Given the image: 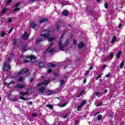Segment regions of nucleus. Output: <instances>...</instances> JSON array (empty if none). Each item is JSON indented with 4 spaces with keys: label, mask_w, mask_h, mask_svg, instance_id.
Returning <instances> with one entry per match:
<instances>
[{
    "label": "nucleus",
    "mask_w": 125,
    "mask_h": 125,
    "mask_svg": "<svg viewBox=\"0 0 125 125\" xmlns=\"http://www.w3.org/2000/svg\"><path fill=\"white\" fill-rule=\"evenodd\" d=\"M42 33L45 34H42V36L43 37L44 39H49L50 37V33H51V29L50 28H47L42 31Z\"/></svg>",
    "instance_id": "1"
},
{
    "label": "nucleus",
    "mask_w": 125,
    "mask_h": 125,
    "mask_svg": "<svg viewBox=\"0 0 125 125\" xmlns=\"http://www.w3.org/2000/svg\"><path fill=\"white\" fill-rule=\"evenodd\" d=\"M68 43H69V39H66L65 41V44H62V42H61V40H60L59 42V48L60 50H61L62 51H64V48L68 45Z\"/></svg>",
    "instance_id": "2"
},
{
    "label": "nucleus",
    "mask_w": 125,
    "mask_h": 125,
    "mask_svg": "<svg viewBox=\"0 0 125 125\" xmlns=\"http://www.w3.org/2000/svg\"><path fill=\"white\" fill-rule=\"evenodd\" d=\"M4 70L5 71V72H8L9 70L11 69V65L9 64V63L6 62L4 64V67H3Z\"/></svg>",
    "instance_id": "3"
},
{
    "label": "nucleus",
    "mask_w": 125,
    "mask_h": 125,
    "mask_svg": "<svg viewBox=\"0 0 125 125\" xmlns=\"http://www.w3.org/2000/svg\"><path fill=\"white\" fill-rule=\"evenodd\" d=\"M20 94L21 95V97H20V99L21 100H28L29 98H25L23 96H25V95H27V94H29V92H21L20 93Z\"/></svg>",
    "instance_id": "4"
},
{
    "label": "nucleus",
    "mask_w": 125,
    "mask_h": 125,
    "mask_svg": "<svg viewBox=\"0 0 125 125\" xmlns=\"http://www.w3.org/2000/svg\"><path fill=\"white\" fill-rule=\"evenodd\" d=\"M22 37L23 41H27V40H28V38L29 37V34H28V32L25 31L24 34H22Z\"/></svg>",
    "instance_id": "5"
},
{
    "label": "nucleus",
    "mask_w": 125,
    "mask_h": 125,
    "mask_svg": "<svg viewBox=\"0 0 125 125\" xmlns=\"http://www.w3.org/2000/svg\"><path fill=\"white\" fill-rule=\"evenodd\" d=\"M85 46V44H84V42H80L78 44V48L79 49H82V48H83Z\"/></svg>",
    "instance_id": "6"
},
{
    "label": "nucleus",
    "mask_w": 125,
    "mask_h": 125,
    "mask_svg": "<svg viewBox=\"0 0 125 125\" xmlns=\"http://www.w3.org/2000/svg\"><path fill=\"white\" fill-rule=\"evenodd\" d=\"M24 84L21 83H18L17 85H15V88H19V89H22V88H24Z\"/></svg>",
    "instance_id": "7"
},
{
    "label": "nucleus",
    "mask_w": 125,
    "mask_h": 125,
    "mask_svg": "<svg viewBox=\"0 0 125 125\" xmlns=\"http://www.w3.org/2000/svg\"><path fill=\"white\" fill-rule=\"evenodd\" d=\"M45 22H48V19H47V18H43L39 21V23L40 24H42V23H45Z\"/></svg>",
    "instance_id": "8"
},
{
    "label": "nucleus",
    "mask_w": 125,
    "mask_h": 125,
    "mask_svg": "<svg viewBox=\"0 0 125 125\" xmlns=\"http://www.w3.org/2000/svg\"><path fill=\"white\" fill-rule=\"evenodd\" d=\"M28 46V44H25L24 45H22L21 52H26L27 51L28 49H27V47Z\"/></svg>",
    "instance_id": "9"
},
{
    "label": "nucleus",
    "mask_w": 125,
    "mask_h": 125,
    "mask_svg": "<svg viewBox=\"0 0 125 125\" xmlns=\"http://www.w3.org/2000/svg\"><path fill=\"white\" fill-rule=\"evenodd\" d=\"M30 26L31 28L33 29H36V27H37V24H36V22L32 21L30 23Z\"/></svg>",
    "instance_id": "10"
},
{
    "label": "nucleus",
    "mask_w": 125,
    "mask_h": 125,
    "mask_svg": "<svg viewBox=\"0 0 125 125\" xmlns=\"http://www.w3.org/2000/svg\"><path fill=\"white\" fill-rule=\"evenodd\" d=\"M62 14L63 16H68V15H69V11L66 10H64L62 11Z\"/></svg>",
    "instance_id": "11"
},
{
    "label": "nucleus",
    "mask_w": 125,
    "mask_h": 125,
    "mask_svg": "<svg viewBox=\"0 0 125 125\" xmlns=\"http://www.w3.org/2000/svg\"><path fill=\"white\" fill-rule=\"evenodd\" d=\"M25 58L26 59H30V60L32 61L33 59H36V57L35 56H25Z\"/></svg>",
    "instance_id": "12"
},
{
    "label": "nucleus",
    "mask_w": 125,
    "mask_h": 125,
    "mask_svg": "<svg viewBox=\"0 0 125 125\" xmlns=\"http://www.w3.org/2000/svg\"><path fill=\"white\" fill-rule=\"evenodd\" d=\"M44 90H45V87L42 86L41 88H39V91L40 93H43L44 92Z\"/></svg>",
    "instance_id": "13"
},
{
    "label": "nucleus",
    "mask_w": 125,
    "mask_h": 125,
    "mask_svg": "<svg viewBox=\"0 0 125 125\" xmlns=\"http://www.w3.org/2000/svg\"><path fill=\"white\" fill-rule=\"evenodd\" d=\"M54 44V42H52L50 45L46 49V50H45V52H47V51H48V50H49V49H50V48H51L52 46H53V45Z\"/></svg>",
    "instance_id": "14"
},
{
    "label": "nucleus",
    "mask_w": 125,
    "mask_h": 125,
    "mask_svg": "<svg viewBox=\"0 0 125 125\" xmlns=\"http://www.w3.org/2000/svg\"><path fill=\"white\" fill-rule=\"evenodd\" d=\"M39 66L40 68H43L44 67V62L42 61L39 62Z\"/></svg>",
    "instance_id": "15"
},
{
    "label": "nucleus",
    "mask_w": 125,
    "mask_h": 125,
    "mask_svg": "<svg viewBox=\"0 0 125 125\" xmlns=\"http://www.w3.org/2000/svg\"><path fill=\"white\" fill-rule=\"evenodd\" d=\"M47 67H48L49 68H50L51 67L52 68H54V67H55V64L49 62L47 63Z\"/></svg>",
    "instance_id": "16"
},
{
    "label": "nucleus",
    "mask_w": 125,
    "mask_h": 125,
    "mask_svg": "<svg viewBox=\"0 0 125 125\" xmlns=\"http://www.w3.org/2000/svg\"><path fill=\"white\" fill-rule=\"evenodd\" d=\"M21 71H22V73H24V74H26L27 73H28V72H29V69L26 68H24L23 69H22L21 70Z\"/></svg>",
    "instance_id": "17"
},
{
    "label": "nucleus",
    "mask_w": 125,
    "mask_h": 125,
    "mask_svg": "<svg viewBox=\"0 0 125 125\" xmlns=\"http://www.w3.org/2000/svg\"><path fill=\"white\" fill-rule=\"evenodd\" d=\"M124 66H125V61H122L120 65V69H122Z\"/></svg>",
    "instance_id": "18"
},
{
    "label": "nucleus",
    "mask_w": 125,
    "mask_h": 125,
    "mask_svg": "<svg viewBox=\"0 0 125 125\" xmlns=\"http://www.w3.org/2000/svg\"><path fill=\"white\" fill-rule=\"evenodd\" d=\"M50 82V80L48 79V80H45L44 82H43V84L44 85H46L48 83Z\"/></svg>",
    "instance_id": "19"
},
{
    "label": "nucleus",
    "mask_w": 125,
    "mask_h": 125,
    "mask_svg": "<svg viewBox=\"0 0 125 125\" xmlns=\"http://www.w3.org/2000/svg\"><path fill=\"white\" fill-rule=\"evenodd\" d=\"M46 107H47V108H49V109H53V105L52 104H47L46 105Z\"/></svg>",
    "instance_id": "20"
},
{
    "label": "nucleus",
    "mask_w": 125,
    "mask_h": 125,
    "mask_svg": "<svg viewBox=\"0 0 125 125\" xmlns=\"http://www.w3.org/2000/svg\"><path fill=\"white\" fill-rule=\"evenodd\" d=\"M20 10V7H15V8L13 9V11L14 12H17V11H19Z\"/></svg>",
    "instance_id": "21"
},
{
    "label": "nucleus",
    "mask_w": 125,
    "mask_h": 125,
    "mask_svg": "<svg viewBox=\"0 0 125 125\" xmlns=\"http://www.w3.org/2000/svg\"><path fill=\"white\" fill-rule=\"evenodd\" d=\"M15 83V82L13 81H11L9 83H5V84L6 85H10V84H13Z\"/></svg>",
    "instance_id": "22"
},
{
    "label": "nucleus",
    "mask_w": 125,
    "mask_h": 125,
    "mask_svg": "<svg viewBox=\"0 0 125 125\" xmlns=\"http://www.w3.org/2000/svg\"><path fill=\"white\" fill-rule=\"evenodd\" d=\"M117 37L116 36H114L112 38V41H111V42L112 43H114L115 42H116V39Z\"/></svg>",
    "instance_id": "23"
},
{
    "label": "nucleus",
    "mask_w": 125,
    "mask_h": 125,
    "mask_svg": "<svg viewBox=\"0 0 125 125\" xmlns=\"http://www.w3.org/2000/svg\"><path fill=\"white\" fill-rule=\"evenodd\" d=\"M17 43V40H16V39H14L13 41V45H14V46H15Z\"/></svg>",
    "instance_id": "24"
},
{
    "label": "nucleus",
    "mask_w": 125,
    "mask_h": 125,
    "mask_svg": "<svg viewBox=\"0 0 125 125\" xmlns=\"http://www.w3.org/2000/svg\"><path fill=\"white\" fill-rule=\"evenodd\" d=\"M121 54H122V51H119L117 53V59H119L120 58V56H121Z\"/></svg>",
    "instance_id": "25"
},
{
    "label": "nucleus",
    "mask_w": 125,
    "mask_h": 125,
    "mask_svg": "<svg viewBox=\"0 0 125 125\" xmlns=\"http://www.w3.org/2000/svg\"><path fill=\"white\" fill-rule=\"evenodd\" d=\"M97 120L98 121H101L102 120V115L101 114L98 115Z\"/></svg>",
    "instance_id": "26"
},
{
    "label": "nucleus",
    "mask_w": 125,
    "mask_h": 125,
    "mask_svg": "<svg viewBox=\"0 0 125 125\" xmlns=\"http://www.w3.org/2000/svg\"><path fill=\"white\" fill-rule=\"evenodd\" d=\"M49 53H53L55 51V49L52 48L48 50Z\"/></svg>",
    "instance_id": "27"
},
{
    "label": "nucleus",
    "mask_w": 125,
    "mask_h": 125,
    "mask_svg": "<svg viewBox=\"0 0 125 125\" xmlns=\"http://www.w3.org/2000/svg\"><path fill=\"white\" fill-rule=\"evenodd\" d=\"M85 91L84 90L82 91L81 92H80L77 96L76 97L79 98V97H81V96L82 95V94H83V93H84Z\"/></svg>",
    "instance_id": "28"
},
{
    "label": "nucleus",
    "mask_w": 125,
    "mask_h": 125,
    "mask_svg": "<svg viewBox=\"0 0 125 125\" xmlns=\"http://www.w3.org/2000/svg\"><path fill=\"white\" fill-rule=\"evenodd\" d=\"M48 39V42H53V41H55V40H56L55 38H50L49 37Z\"/></svg>",
    "instance_id": "29"
},
{
    "label": "nucleus",
    "mask_w": 125,
    "mask_h": 125,
    "mask_svg": "<svg viewBox=\"0 0 125 125\" xmlns=\"http://www.w3.org/2000/svg\"><path fill=\"white\" fill-rule=\"evenodd\" d=\"M4 36H5V33H4V31H2L1 32V34H0V37L1 38H3V37H4Z\"/></svg>",
    "instance_id": "30"
},
{
    "label": "nucleus",
    "mask_w": 125,
    "mask_h": 125,
    "mask_svg": "<svg viewBox=\"0 0 125 125\" xmlns=\"http://www.w3.org/2000/svg\"><path fill=\"white\" fill-rule=\"evenodd\" d=\"M48 95H52V94H53V91L48 90Z\"/></svg>",
    "instance_id": "31"
},
{
    "label": "nucleus",
    "mask_w": 125,
    "mask_h": 125,
    "mask_svg": "<svg viewBox=\"0 0 125 125\" xmlns=\"http://www.w3.org/2000/svg\"><path fill=\"white\" fill-rule=\"evenodd\" d=\"M60 83L61 85H63V84L65 83V81L63 80H61L60 81Z\"/></svg>",
    "instance_id": "32"
},
{
    "label": "nucleus",
    "mask_w": 125,
    "mask_h": 125,
    "mask_svg": "<svg viewBox=\"0 0 125 125\" xmlns=\"http://www.w3.org/2000/svg\"><path fill=\"white\" fill-rule=\"evenodd\" d=\"M59 29H60V25L57 24L56 26V32H59Z\"/></svg>",
    "instance_id": "33"
},
{
    "label": "nucleus",
    "mask_w": 125,
    "mask_h": 125,
    "mask_svg": "<svg viewBox=\"0 0 125 125\" xmlns=\"http://www.w3.org/2000/svg\"><path fill=\"white\" fill-rule=\"evenodd\" d=\"M81 105L82 106H83V105H85V104H86V101L83 100L82 103H81Z\"/></svg>",
    "instance_id": "34"
},
{
    "label": "nucleus",
    "mask_w": 125,
    "mask_h": 125,
    "mask_svg": "<svg viewBox=\"0 0 125 125\" xmlns=\"http://www.w3.org/2000/svg\"><path fill=\"white\" fill-rule=\"evenodd\" d=\"M42 39L40 38H38L37 39V40L36 41V43H37V42H42Z\"/></svg>",
    "instance_id": "35"
},
{
    "label": "nucleus",
    "mask_w": 125,
    "mask_h": 125,
    "mask_svg": "<svg viewBox=\"0 0 125 125\" xmlns=\"http://www.w3.org/2000/svg\"><path fill=\"white\" fill-rule=\"evenodd\" d=\"M7 11V8H4L3 9L2 11L1 12V13L3 14L5 13Z\"/></svg>",
    "instance_id": "36"
},
{
    "label": "nucleus",
    "mask_w": 125,
    "mask_h": 125,
    "mask_svg": "<svg viewBox=\"0 0 125 125\" xmlns=\"http://www.w3.org/2000/svg\"><path fill=\"white\" fill-rule=\"evenodd\" d=\"M108 6H109V4H108V3L105 2H104V7H105V8H108Z\"/></svg>",
    "instance_id": "37"
},
{
    "label": "nucleus",
    "mask_w": 125,
    "mask_h": 125,
    "mask_svg": "<svg viewBox=\"0 0 125 125\" xmlns=\"http://www.w3.org/2000/svg\"><path fill=\"white\" fill-rule=\"evenodd\" d=\"M23 62H24V63H25V64H27V63H30V62H31V61H30L29 60H24Z\"/></svg>",
    "instance_id": "38"
},
{
    "label": "nucleus",
    "mask_w": 125,
    "mask_h": 125,
    "mask_svg": "<svg viewBox=\"0 0 125 125\" xmlns=\"http://www.w3.org/2000/svg\"><path fill=\"white\" fill-rule=\"evenodd\" d=\"M114 53H111V54H110L109 56V58H113V57H114Z\"/></svg>",
    "instance_id": "39"
},
{
    "label": "nucleus",
    "mask_w": 125,
    "mask_h": 125,
    "mask_svg": "<svg viewBox=\"0 0 125 125\" xmlns=\"http://www.w3.org/2000/svg\"><path fill=\"white\" fill-rule=\"evenodd\" d=\"M12 2V0H7V4H10Z\"/></svg>",
    "instance_id": "40"
},
{
    "label": "nucleus",
    "mask_w": 125,
    "mask_h": 125,
    "mask_svg": "<svg viewBox=\"0 0 125 125\" xmlns=\"http://www.w3.org/2000/svg\"><path fill=\"white\" fill-rule=\"evenodd\" d=\"M22 74H23V71L21 70V71L18 72L17 75L18 76H20V75H22Z\"/></svg>",
    "instance_id": "41"
},
{
    "label": "nucleus",
    "mask_w": 125,
    "mask_h": 125,
    "mask_svg": "<svg viewBox=\"0 0 125 125\" xmlns=\"http://www.w3.org/2000/svg\"><path fill=\"white\" fill-rule=\"evenodd\" d=\"M101 77H102V75L101 74H99V76L96 78V80H99L100 79V78H101Z\"/></svg>",
    "instance_id": "42"
},
{
    "label": "nucleus",
    "mask_w": 125,
    "mask_h": 125,
    "mask_svg": "<svg viewBox=\"0 0 125 125\" xmlns=\"http://www.w3.org/2000/svg\"><path fill=\"white\" fill-rule=\"evenodd\" d=\"M51 72H52V69L51 68H49L47 70V73H48V74H50Z\"/></svg>",
    "instance_id": "43"
},
{
    "label": "nucleus",
    "mask_w": 125,
    "mask_h": 125,
    "mask_svg": "<svg viewBox=\"0 0 125 125\" xmlns=\"http://www.w3.org/2000/svg\"><path fill=\"white\" fill-rule=\"evenodd\" d=\"M110 76H111V74L110 73H108L105 75V78H110Z\"/></svg>",
    "instance_id": "44"
},
{
    "label": "nucleus",
    "mask_w": 125,
    "mask_h": 125,
    "mask_svg": "<svg viewBox=\"0 0 125 125\" xmlns=\"http://www.w3.org/2000/svg\"><path fill=\"white\" fill-rule=\"evenodd\" d=\"M22 81H23V77H21L19 78V83H21V82H22Z\"/></svg>",
    "instance_id": "45"
},
{
    "label": "nucleus",
    "mask_w": 125,
    "mask_h": 125,
    "mask_svg": "<svg viewBox=\"0 0 125 125\" xmlns=\"http://www.w3.org/2000/svg\"><path fill=\"white\" fill-rule=\"evenodd\" d=\"M58 76H59V74L57 73V72H55L54 73V77H58Z\"/></svg>",
    "instance_id": "46"
},
{
    "label": "nucleus",
    "mask_w": 125,
    "mask_h": 125,
    "mask_svg": "<svg viewBox=\"0 0 125 125\" xmlns=\"http://www.w3.org/2000/svg\"><path fill=\"white\" fill-rule=\"evenodd\" d=\"M66 105H67V103H64L62 105H61V108H63V107H65V106H66Z\"/></svg>",
    "instance_id": "47"
},
{
    "label": "nucleus",
    "mask_w": 125,
    "mask_h": 125,
    "mask_svg": "<svg viewBox=\"0 0 125 125\" xmlns=\"http://www.w3.org/2000/svg\"><path fill=\"white\" fill-rule=\"evenodd\" d=\"M13 27L11 28L9 30V34H10L12 31H13Z\"/></svg>",
    "instance_id": "48"
},
{
    "label": "nucleus",
    "mask_w": 125,
    "mask_h": 125,
    "mask_svg": "<svg viewBox=\"0 0 125 125\" xmlns=\"http://www.w3.org/2000/svg\"><path fill=\"white\" fill-rule=\"evenodd\" d=\"M82 107H83V105L80 104V105H79L77 108V110L81 109Z\"/></svg>",
    "instance_id": "49"
},
{
    "label": "nucleus",
    "mask_w": 125,
    "mask_h": 125,
    "mask_svg": "<svg viewBox=\"0 0 125 125\" xmlns=\"http://www.w3.org/2000/svg\"><path fill=\"white\" fill-rule=\"evenodd\" d=\"M89 73V70H87L84 73V76H87V74H88Z\"/></svg>",
    "instance_id": "50"
},
{
    "label": "nucleus",
    "mask_w": 125,
    "mask_h": 125,
    "mask_svg": "<svg viewBox=\"0 0 125 125\" xmlns=\"http://www.w3.org/2000/svg\"><path fill=\"white\" fill-rule=\"evenodd\" d=\"M8 22L9 23H11V22H12V19H11V18L9 19L8 20Z\"/></svg>",
    "instance_id": "51"
},
{
    "label": "nucleus",
    "mask_w": 125,
    "mask_h": 125,
    "mask_svg": "<svg viewBox=\"0 0 125 125\" xmlns=\"http://www.w3.org/2000/svg\"><path fill=\"white\" fill-rule=\"evenodd\" d=\"M67 116H68V114H66L63 115L62 118H63V119H66V118H67Z\"/></svg>",
    "instance_id": "52"
},
{
    "label": "nucleus",
    "mask_w": 125,
    "mask_h": 125,
    "mask_svg": "<svg viewBox=\"0 0 125 125\" xmlns=\"http://www.w3.org/2000/svg\"><path fill=\"white\" fill-rule=\"evenodd\" d=\"M98 114H100V112H96L95 114L94 115V117H96V116H97Z\"/></svg>",
    "instance_id": "53"
},
{
    "label": "nucleus",
    "mask_w": 125,
    "mask_h": 125,
    "mask_svg": "<svg viewBox=\"0 0 125 125\" xmlns=\"http://www.w3.org/2000/svg\"><path fill=\"white\" fill-rule=\"evenodd\" d=\"M34 78H30V83H33V82H34Z\"/></svg>",
    "instance_id": "54"
},
{
    "label": "nucleus",
    "mask_w": 125,
    "mask_h": 125,
    "mask_svg": "<svg viewBox=\"0 0 125 125\" xmlns=\"http://www.w3.org/2000/svg\"><path fill=\"white\" fill-rule=\"evenodd\" d=\"M19 5H20V3H18L16 4V6L15 7H19L18 6H19Z\"/></svg>",
    "instance_id": "55"
},
{
    "label": "nucleus",
    "mask_w": 125,
    "mask_h": 125,
    "mask_svg": "<svg viewBox=\"0 0 125 125\" xmlns=\"http://www.w3.org/2000/svg\"><path fill=\"white\" fill-rule=\"evenodd\" d=\"M32 116H33V117H36L38 116V114H35V113H33Z\"/></svg>",
    "instance_id": "56"
},
{
    "label": "nucleus",
    "mask_w": 125,
    "mask_h": 125,
    "mask_svg": "<svg viewBox=\"0 0 125 125\" xmlns=\"http://www.w3.org/2000/svg\"><path fill=\"white\" fill-rule=\"evenodd\" d=\"M122 27H123V24H120L118 26L119 29H121V28Z\"/></svg>",
    "instance_id": "57"
},
{
    "label": "nucleus",
    "mask_w": 125,
    "mask_h": 125,
    "mask_svg": "<svg viewBox=\"0 0 125 125\" xmlns=\"http://www.w3.org/2000/svg\"><path fill=\"white\" fill-rule=\"evenodd\" d=\"M11 59L10 58H8L7 59V62H11Z\"/></svg>",
    "instance_id": "58"
},
{
    "label": "nucleus",
    "mask_w": 125,
    "mask_h": 125,
    "mask_svg": "<svg viewBox=\"0 0 125 125\" xmlns=\"http://www.w3.org/2000/svg\"><path fill=\"white\" fill-rule=\"evenodd\" d=\"M107 92H108V90H107V89L104 90V94H106V93H107Z\"/></svg>",
    "instance_id": "59"
},
{
    "label": "nucleus",
    "mask_w": 125,
    "mask_h": 125,
    "mask_svg": "<svg viewBox=\"0 0 125 125\" xmlns=\"http://www.w3.org/2000/svg\"><path fill=\"white\" fill-rule=\"evenodd\" d=\"M79 125V121L76 120L75 122V125Z\"/></svg>",
    "instance_id": "60"
},
{
    "label": "nucleus",
    "mask_w": 125,
    "mask_h": 125,
    "mask_svg": "<svg viewBox=\"0 0 125 125\" xmlns=\"http://www.w3.org/2000/svg\"><path fill=\"white\" fill-rule=\"evenodd\" d=\"M105 68H106V65H104L102 67L103 70H104V69H105Z\"/></svg>",
    "instance_id": "61"
},
{
    "label": "nucleus",
    "mask_w": 125,
    "mask_h": 125,
    "mask_svg": "<svg viewBox=\"0 0 125 125\" xmlns=\"http://www.w3.org/2000/svg\"><path fill=\"white\" fill-rule=\"evenodd\" d=\"M102 105V104H101V103L98 104L97 105V107H99V106H101Z\"/></svg>",
    "instance_id": "62"
},
{
    "label": "nucleus",
    "mask_w": 125,
    "mask_h": 125,
    "mask_svg": "<svg viewBox=\"0 0 125 125\" xmlns=\"http://www.w3.org/2000/svg\"><path fill=\"white\" fill-rule=\"evenodd\" d=\"M42 85V83H38L37 84V86L40 87Z\"/></svg>",
    "instance_id": "63"
},
{
    "label": "nucleus",
    "mask_w": 125,
    "mask_h": 125,
    "mask_svg": "<svg viewBox=\"0 0 125 125\" xmlns=\"http://www.w3.org/2000/svg\"><path fill=\"white\" fill-rule=\"evenodd\" d=\"M84 83H86V78H85L83 81Z\"/></svg>",
    "instance_id": "64"
}]
</instances>
